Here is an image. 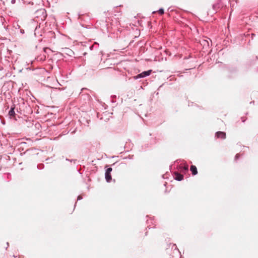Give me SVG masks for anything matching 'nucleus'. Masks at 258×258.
I'll list each match as a JSON object with an SVG mask.
<instances>
[{"instance_id": "obj_11", "label": "nucleus", "mask_w": 258, "mask_h": 258, "mask_svg": "<svg viewBox=\"0 0 258 258\" xmlns=\"http://www.w3.org/2000/svg\"><path fill=\"white\" fill-rule=\"evenodd\" d=\"M239 157V155L238 154H236V155L235 156V158L236 159H238Z\"/></svg>"}, {"instance_id": "obj_12", "label": "nucleus", "mask_w": 258, "mask_h": 258, "mask_svg": "<svg viewBox=\"0 0 258 258\" xmlns=\"http://www.w3.org/2000/svg\"><path fill=\"white\" fill-rule=\"evenodd\" d=\"M241 119H242V122H244L245 121V119L244 117H242Z\"/></svg>"}, {"instance_id": "obj_8", "label": "nucleus", "mask_w": 258, "mask_h": 258, "mask_svg": "<svg viewBox=\"0 0 258 258\" xmlns=\"http://www.w3.org/2000/svg\"><path fill=\"white\" fill-rule=\"evenodd\" d=\"M158 13L160 15H163L164 14V10L163 9H160L159 11H158Z\"/></svg>"}, {"instance_id": "obj_10", "label": "nucleus", "mask_w": 258, "mask_h": 258, "mask_svg": "<svg viewBox=\"0 0 258 258\" xmlns=\"http://www.w3.org/2000/svg\"><path fill=\"white\" fill-rule=\"evenodd\" d=\"M183 169L184 170H185V171H187L188 170V165H185L183 167Z\"/></svg>"}, {"instance_id": "obj_5", "label": "nucleus", "mask_w": 258, "mask_h": 258, "mask_svg": "<svg viewBox=\"0 0 258 258\" xmlns=\"http://www.w3.org/2000/svg\"><path fill=\"white\" fill-rule=\"evenodd\" d=\"M183 178V176L181 174H179L177 172H176L175 173V179L178 180V181H180L181 180H182Z\"/></svg>"}, {"instance_id": "obj_13", "label": "nucleus", "mask_w": 258, "mask_h": 258, "mask_svg": "<svg viewBox=\"0 0 258 258\" xmlns=\"http://www.w3.org/2000/svg\"><path fill=\"white\" fill-rule=\"evenodd\" d=\"M46 49H47L46 48H44V51H45V50H46Z\"/></svg>"}, {"instance_id": "obj_9", "label": "nucleus", "mask_w": 258, "mask_h": 258, "mask_svg": "<svg viewBox=\"0 0 258 258\" xmlns=\"http://www.w3.org/2000/svg\"><path fill=\"white\" fill-rule=\"evenodd\" d=\"M112 168L109 167L106 170V172L110 173L112 171Z\"/></svg>"}, {"instance_id": "obj_2", "label": "nucleus", "mask_w": 258, "mask_h": 258, "mask_svg": "<svg viewBox=\"0 0 258 258\" xmlns=\"http://www.w3.org/2000/svg\"><path fill=\"white\" fill-rule=\"evenodd\" d=\"M216 137L217 138H220V139H225L226 138V133L225 132H220L219 131V132H217L216 133Z\"/></svg>"}, {"instance_id": "obj_3", "label": "nucleus", "mask_w": 258, "mask_h": 258, "mask_svg": "<svg viewBox=\"0 0 258 258\" xmlns=\"http://www.w3.org/2000/svg\"><path fill=\"white\" fill-rule=\"evenodd\" d=\"M151 72H152V70L143 72V73L138 75V76L137 77V78H143V77H145L147 76H149L150 75Z\"/></svg>"}, {"instance_id": "obj_7", "label": "nucleus", "mask_w": 258, "mask_h": 258, "mask_svg": "<svg viewBox=\"0 0 258 258\" xmlns=\"http://www.w3.org/2000/svg\"><path fill=\"white\" fill-rule=\"evenodd\" d=\"M15 107H11L10 110L9 111V114L10 116H14L15 114V111H14Z\"/></svg>"}, {"instance_id": "obj_4", "label": "nucleus", "mask_w": 258, "mask_h": 258, "mask_svg": "<svg viewBox=\"0 0 258 258\" xmlns=\"http://www.w3.org/2000/svg\"><path fill=\"white\" fill-rule=\"evenodd\" d=\"M190 170L191 171L192 175H195L197 174L198 170L196 166L191 165L190 166Z\"/></svg>"}, {"instance_id": "obj_1", "label": "nucleus", "mask_w": 258, "mask_h": 258, "mask_svg": "<svg viewBox=\"0 0 258 258\" xmlns=\"http://www.w3.org/2000/svg\"><path fill=\"white\" fill-rule=\"evenodd\" d=\"M102 58L99 54L94 56L90 60V67L94 70L97 69L100 65Z\"/></svg>"}, {"instance_id": "obj_6", "label": "nucleus", "mask_w": 258, "mask_h": 258, "mask_svg": "<svg viewBox=\"0 0 258 258\" xmlns=\"http://www.w3.org/2000/svg\"><path fill=\"white\" fill-rule=\"evenodd\" d=\"M105 179L107 182H110L111 180V175L110 173L105 172Z\"/></svg>"}]
</instances>
